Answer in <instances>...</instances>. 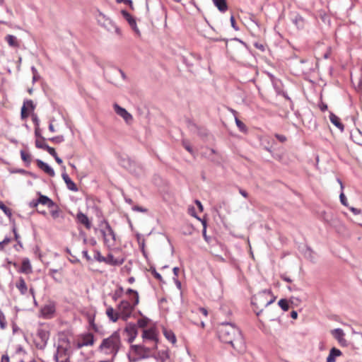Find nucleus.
I'll return each instance as SVG.
<instances>
[{
	"label": "nucleus",
	"mask_w": 362,
	"mask_h": 362,
	"mask_svg": "<svg viewBox=\"0 0 362 362\" xmlns=\"http://www.w3.org/2000/svg\"><path fill=\"white\" fill-rule=\"evenodd\" d=\"M218 337L221 341L230 344L238 351L245 348V342L240 329L230 323H223L217 328Z\"/></svg>",
	"instance_id": "nucleus-1"
},
{
	"label": "nucleus",
	"mask_w": 362,
	"mask_h": 362,
	"mask_svg": "<svg viewBox=\"0 0 362 362\" xmlns=\"http://www.w3.org/2000/svg\"><path fill=\"white\" fill-rule=\"evenodd\" d=\"M121 346L119 334L117 332H113L110 337L103 339L98 346V351L105 354L115 356Z\"/></svg>",
	"instance_id": "nucleus-2"
},
{
	"label": "nucleus",
	"mask_w": 362,
	"mask_h": 362,
	"mask_svg": "<svg viewBox=\"0 0 362 362\" xmlns=\"http://www.w3.org/2000/svg\"><path fill=\"white\" fill-rule=\"evenodd\" d=\"M126 294H134V301L130 303L128 300H122L118 305L117 309L120 318L127 321L132 315L134 308L139 303V296L136 291L128 288Z\"/></svg>",
	"instance_id": "nucleus-3"
},
{
	"label": "nucleus",
	"mask_w": 362,
	"mask_h": 362,
	"mask_svg": "<svg viewBox=\"0 0 362 362\" xmlns=\"http://www.w3.org/2000/svg\"><path fill=\"white\" fill-rule=\"evenodd\" d=\"M103 225L104 226H101L100 231L103 236L104 243L109 248L113 247L116 245V235L108 222L105 221Z\"/></svg>",
	"instance_id": "nucleus-4"
},
{
	"label": "nucleus",
	"mask_w": 362,
	"mask_h": 362,
	"mask_svg": "<svg viewBox=\"0 0 362 362\" xmlns=\"http://www.w3.org/2000/svg\"><path fill=\"white\" fill-rule=\"evenodd\" d=\"M150 349L142 345H132L130 348L129 358L132 361H137L149 356Z\"/></svg>",
	"instance_id": "nucleus-5"
},
{
	"label": "nucleus",
	"mask_w": 362,
	"mask_h": 362,
	"mask_svg": "<svg viewBox=\"0 0 362 362\" xmlns=\"http://www.w3.org/2000/svg\"><path fill=\"white\" fill-rule=\"evenodd\" d=\"M95 344V337L93 334L86 332L77 336L74 346L76 349H80L83 346H92Z\"/></svg>",
	"instance_id": "nucleus-6"
},
{
	"label": "nucleus",
	"mask_w": 362,
	"mask_h": 362,
	"mask_svg": "<svg viewBox=\"0 0 362 362\" xmlns=\"http://www.w3.org/2000/svg\"><path fill=\"white\" fill-rule=\"evenodd\" d=\"M56 311V305L54 302H49L42 307L40 313L44 318L50 319L53 317Z\"/></svg>",
	"instance_id": "nucleus-7"
},
{
	"label": "nucleus",
	"mask_w": 362,
	"mask_h": 362,
	"mask_svg": "<svg viewBox=\"0 0 362 362\" xmlns=\"http://www.w3.org/2000/svg\"><path fill=\"white\" fill-rule=\"evenodd\" d=\"M114 110L115 112L122 117L127 123H130L133 117L130 113H129L124 108L120 107L117 104L114 105Z\"/></svg>",
	"instance_id": "nucleus-8"
},
{
	"label": "nucleus",
	"mask_w": 362,
	"mask_h": 362,
	"mask_svg": "<svg viewBox=\"0 0 362 362\" xmlns=\"http://www.w3.org/2000/svg\"><path fill=\"white\" fill-rule=\"evenodd\" d=\"M125 332L129 337L128 341L132 343L137 336V327L136 325L129 323L125 327Z\"/></svg>",
	"instance_id": "nucleus-9"
},
{
	"label": "nucleus",
	"mask_w": 362,
	"mask_h": 362,
	"mask_svg": "<svg viewBox=\"0 0 362 362\" xmlns=\"http://www.w3.org/2000/svg\"><path fill=\"white\" fill-rule=\"evenodd\" d=\"M142 337L144 340L152 341L156 344L157 332L155 328H149L143 331Z\"/></svg>",
	"instance_id": "nucleus-10"
},
{
	"label": "nucleus",
	"mask_w": 362,
	"mask_h": 362,
	"mask_svg": "<svg viewBox=\"0 0 362 362\" xmlns=\"http://www.w3.org/2000/svg\"><path fill=\"white\" fill-rule=\"evenodd\" d=\"M76 220L78 223L83 225L85 228L88 230L91 228V221L89 220L88 217L82 212H78L76 215Z\"/></svg>",
	"instance_id": "nucleus-11"
},
{
	"label": "nucleus",
	"mask_w": 362,
	"mask_h": 362,
	"mask_svg": "<svg viewBox=\"0 0 362 362\" xmlns=\"http://www.w3.org/2000/svg\"><path fill=\"white\" fill-rule=\"evenodd\" d=\"M36 163L37 167L42 170H43L45 173H47L51 177H54L55 175L54 170L50 166H49L46 163L43 162L41 160H37Z\"/></svg>",
	"instance_id": "nucleus-12"
},
{
	"label": "nucleus",
	"mask_w": 362,
	"mask_h": 362,
	"mask_svg": "<svg viewBox=\"0 0 362 362\" xmlns=\"http://www.w3.org/2000/svg\"><path fill=\"white\" fill-rule=\"evenodd\" d=\"M104 262L112 266L121 265L123 264L124 259L122 258H115L112 254H109L105 257Z\"/></svg>",
	"instance_id": "nucleus-13"
},
{
	"label": "nucleus",
	"mask_w": 362,
	"mask_h": 362,
	"mask_svg": "<svg viewBox=\"0 0 362 362\" xmlns=\"http://www.w3.org/2000/svg\"><path fill=\"white\" fill-rule=\"evenodd\" d=\"M332 336L339 341L341 345H344L346 340L344 339V333L341 329H335L332 331Z\"/></svg>",
	"instance_id": "nucleus-14"
},
{
	"label": "nucleus",
	"mask_w": 362,
	"mask_h": 362,
	"mask_svg": "<svg viewBox=\"0 0 362 362\" xmlns=\"http://www.w3.org/2000/svg\"><path fill=\"white\" fill-rule=\"evenodd\" d=\"M38 194L39 198L37 199V202L39 204L47 206L48 208H52V206H54V202L48 197L42 195L40 193H38Z\"/></svg>",
	"instance_id": "nucleus-15"
},
{
	"label": "nucleus",
	"mask_w": 362,
	"mask_h": 362,
	"mask_svg": "<svg viewBox=\"0 0 362 362\" xmlns=\"http://www.w3.org/2000/svg\"><path fill=\"white\" fill-rule=\"evenodd\" d=\"M62 177L69 189H70L73 192L78 191V187H77L76 185L71 180L69 176L66 173H62Z\"/></svg>",
	"instance_id": "nucleus-16"
},
{
	"label": "nucleus",
	"mask_w": 362,
	"mask_h": 362,
	"mask_svg": "<svg viewBox=\"0 0 362 362\" xmlns=\"http://www.w3.org/2000/svg\"><path fill=\"white\" fill-rule=\"evenodd\" d=\"M330 122L337 127L341 132L344 129V125L341 122L340 118L332 112L329 114Z\"/></svg>",
	"instance_id": "nucleus-17"
},
{
	"label": "nucleus",
	"mask_w": 362,
	"mask_h": 362,
	"mask_svg": "<svg viewBox=\"0 0 362 362\" xmlns=\"http://www.w3.org/2000/svg\"><path fill=\"white\" fill-rule=\"evenodd\" d=\"M5 40L8 45L13 48H18L20 47V41L13 35H7L5 37Z\"/></svg>",
	"instance_id": "nucleus-18"
},
{
	"label": "nucleus",
	"mask_w": 362,
	"mask_h": 362,
	"mask_svg": "<svg viewBox=\"0 0 362 362\" xmlns=\"http://www.w3.org/2000/svg\"><path fill=\"white\" fill-rule=\"evenodd\" d=\"M106 315L113 322H116L120 317L118 312H116L112 307H108L106 310Z\"/></svg>",
	"instance_id": "nucleus-19"
},
{
	"label": "nucleus",
	"mask_w": 362,
	"mask_h": 362,
	"mask_svg": "<svg viewBox=\"0 0 362 362\" xmlns=\"http://www.w3.org/2000/svg\"><path fill=\"white\" fill-rule=\"evenodd\" d=\"M341 354L342 353L339 349L334 347L331 349L329 354L327 358V362H335V358L337 356H340Z\"/></svg>",
	"instance_id": "nucleus-20"
},
{
	"label": "nucleus",
	"mask_w": 362,
	"mask_h": 362,
	"mask_svg": "<svg viewBox=\"0 0 362 362\" xmlns=\"http://www.w3.org/2000/svg\"><path fill=\"white\" fill-rule=\"evenodd\" d=\"M16 286L22 295L27 293L28 287L25 280L22 277L19 278V279L17 281Z\"/></svg>",
	"instance_id": "nucleus-21"
},
{
	"label": "nucleus",
	"mask_w": 362,
	"mask_h": 362,
	"mask_svg": "<svg viewBox=\"0 0 362 362\" xmlns=\"http://www.w3.org/2000/svg\"><path fill=\"white\" fill-rule=\"evenodd\" d=\"M214 5L221 12H226L228 10L226 0H212Z\"/></svg>",
	"instance_id": "nucleus-22"
},
{
	"label": "nucleus",
	"mask_w": 362,
	"mask_h": 362,
	"mask_svg": "<svg viewBox=\"0 0 362 362\" xmlns=\"http://www.w3.org/2000/svg\"><path fill=\"white\" fill-rule=\"evenodd\" d=\"M49 213L53 219L56 220L60 217H62V212L59 209V206L54 203V206L49 208Z\"/></svg>",
	"instance_id": "nucleus-23"
},
{
	"label": "nucleus",
	"mask_w": 362,
	"mask_h": 362,
	"mask_svg": "<svg viewBox=\"0 0 362 362\" xmlns=\"http://www.w3.org/2000/svg\"><path fill=\"white\" fill-rule=\"evenodd\" d=\"M21 272L25 274L32 272L31 265L28 259H23L21 267Z\"/></svg>",
	"instance_id": "nucleus-24"
},
{
	"label": "nucleus",
	"mask_w": 362,
	"mask_h": 362,
	"mask_svg": "<svg viewBox=\"0 0 362 362\" xmlns=\"http://www.w3.org/2000/svg\"><path fill=\"white\" fill-rule=\"evenodd\" d=\"M163 334L165 337V338L173 344H175L176 343V337L173 331L165 329L163 330Z\"/></svg>",
	"instance_id": "nucleus-25"
},
{
	"label": "nucleus",
	"mask_w": 362,
	"mask_h": 362,
	"mask_svg": "<svg viewBox=\"0 0 362 362\" xmlns=\"http://www.w3.org/2000/svg\"><path fill=\"white\" fill-rule=\"evenodd\" d=\"M35 146L38 148H41L45 150L47 144L45 142V139L43 136H40V138H37L35 140Z\"/></svg>",
	"instance_id": "nucleus-26"
},
{
	"label": "nucleus",
	"mask_w": 362,
	"mask_h": 362,
	"mask_svg": "<svg viewBox=\"0 0 362 362\" xmlns=\"http://www.w3.org/2000/svg\"><path fill=\"white\" fill-rule=\"evenodd\" d=\"M122 14L132 27H136V23L134 18L128 12L123 11Z\"/></svg>",
	"instance_id": "nucleus-27"
},
{
	"label": "nucleus",
	"mask_w": 362,
	"mask_h": 362,
	"mask_svg": "<svg viewBox=\"0 0 362 362\" xmlns=\"http://www.w3.org/2000/svg\"><path fill=\"white\" fill-rule=\"evenodd\" d=\"M21 159L24 162L28 163H30V161H31V156L28 152H25L24 151H21Z\"/></svg>",
	"instance_id": "nucleus-28"
},
{
	"label": "nucleus",
	"mask_w": 362,
	"mask_h": 362,
	"mask_svg": "<svg viewBox=\"0 0 362 362\" xmlns=\"http://www.w3.org/2000/svg\"><path fill=\"white\" fill-rule=\"evenodd\" d=\"M235 123L240 131L243 132H247V129L246 125L237 117H235Z\"/></svg>",
	"instance_id": "nucleus-29"
},
{
	"label": "nucleus",
	"mask_w": 362,
	"mask_h": 362,
	"mask_svg": "<svg viewBox=\"0 0 362 362\" xmlns=\"http://www.w3.org/2000/svg\"><path fill=\"white\" fill-rule=\"evenodd\" d=\"M279 305L281 307L282 310L284 311H287L289 309L288 302L286 299H281L279 303Z\"/></svg>",
	"instance_id": "nucleus-30"
},
{
	"label": "nucleus",
	"mask_w": 362,
	"mask_h": 362,
	"mask_svg": "<svg viewBox=\"0 0 362 362\" xmlns=\"http://www.w3.org/2000/svg\"><path fill=\"white\" fill-rule=\"evenodd\" d=\"M0 209L4 212V214L10 217L12 214L11 210L7 207L1 201H0Z\"/></svg>",
	"instance_id": "nucleus-31"
},
{
	"label": "nucleus",
	"mask_w": 362,
	"mask_h": 362,
	"mask_svg": "<svg viewBox=\"0 0 362 362\" xmlns=\"http://www.w3.org/2000/svg\"><path fill=\"white\" fill-rule=\"evenodd\" d=\"M6 319L4 313L0 310V327L1 329H5L6 327Z\"/></svg>",
	"instance_id": "nucleus-32"
},
{
	"label": "nucleus",
	"mask_w": 362,
	"mask_h": 362,
	"mask_svg": "<svg viewBox=\"0 0 362 362\" xmlns=\"http://www.w3.org/2000/svg\"><path fill=\"white\" fill-rule=\"evenodd\" d=\"M30 112H31L30 110H28L25 106L23 105V107H21V118L23 119H25L26 118L28 117L29 116V113Z\"/></svg>",
	"instance_id": "nucleus-33"
},
{
	"label": "nucleus",
	"mask_w": 362,
	"mask_h": 362,
	"mask_svg": "<svg viewBox=\"0 0 362 362\" xmlns=\"http://www.w3.org/2000/svg\"><path fill=\"white\" fill-rule=\"evenodd\" d=\"M23 105L26 107L28 110L33 111L35 105L31 100H27L23 103Z\"/></svg>",
	"instance_id": "nucleus-34"
},
{
	"label": "nucleus",
	"mask_w": 362,
	"mask_h": 362,
	"mask_svg": "<svg viewBox=\"0 0 362 362\" xmlns=\"http://www.w3.org/2000/svg\"><path fill=\"white\" fill-rule=\"evenodd\" d=\"M148 322V320L146 317H143L138 320L137 324L139 327L144 328L147 326Z\"/></svg>",
	"instance_id": "nucleus-35"
},
{
	"label": "nucleus",
	"mask_w": 362,
	"mask_h": 362,
	"mask_svg": "<svg viewBox=\"0 0 362 362\" xmlns=\"http://www.w3.org/2000/svg\"><path fill=\"white\" fill-rule=\"evenodd\" d=\"M11 242V239L10 238H5L2 241L0 242V250H4L5 245H7Z\"/></svg>",
	"instance_id": "nucleus-36"
},
{
	"label": "nucleus",
	"mask_w": 362,
	"mask_h": 362,
	"mask_svg": "<svg viewBox=\"0 0 362 362\" xmlns=\"http://www.w3.org/2000/svg\"><path fill=\"white\" fill-rule=\"evenodd\" d=\"M202 223H203V226H204V228H203V230H202V235H203V237H204V240L207 243H209V237L206 235V221H203Z\"/></svg>",
	"instance_id": "nucleus-37"
},
{
	"label": "nucleus",
	"mask_w": 362,
	"mask_h": 362,
	"mask_svg": "<svg viewBox=\"0 0 362 362\" xmlns=\"http://www.w3.org/2000/svg\"><path fill=\"white\" fill-rule=\"evenodd\" d=\"M95 259L100 262H104L105 257H103L101 255L100 252L99 251H96L95 252L94 255Z\"/></svg>",
	"instance_id": "nucleus-38"
},
{
	"label": "nucleus",
	"mask_w": 362,
	"mask_h": 362,
	"mask_svg": "<svg viewBox=\"0 0 362 362\" xmlns=\"http://www.w3.org/2000/svg\"><path fill=\"white\" fill-rule=\"evenodd\" d=\"M49 141H52L53 143L59 144L64 141L63 136H57L55 137H52L49 139Z\"/></svg>",
	"instance_id": "nucleus-39"
},
{
	"label": "nucleus",
	"mask_w": 362,
	"mask_h": 362,
	"mask_svg": "<svg viewBox=\"0 0 362 362\" xmlns=\"http://www.w3.org/2000/svg\"><path fill=\"white\" fill-rule=\"evenodd\" d=\"M151 272L157 280L160 281H163L161 275L159 273H158L155 269H151Z\"/></svg>",
	"instance_id": "nucleus-40"
},
{
	"label": "nucleus",
	"mask_w": 362,
	"mask_h": 362,
	"mask_svg": "<svg viewBox=\"0 0 362 362\" xmlns=\"http://www.w3.org/2000/svg\"><path fill=\"white\" fill-rule=\"evenodd\" d=\"M45 151H47L50 155H52L53 157L57 155V153L54 148L50 147L47 145L46 148H45Z\"/></svg>",
	"instance_id": "nucleus-41"
},
{
	"label": "nucleus",
	"mask_w": 362,
	"mask_h": 362,
	"mask_svg": "<svg viewBox=\"0 0 362 362\" xmlns=\"http://www.w3.org/2000/svg\"><path fill=\"white\" fill-rule=\"evenodd\" d=\"M89 323H90V325L92 328V329L95 332H98V326L95 324L94 322V320L93 318H90L89 319Z\"/></svg>",
	"instance_id": "nucleus-42"
},
{
	"label": "nucleus",
	"mask_w": 362,
	"mask_h": 362,
	"mask_svg": "<svg viewBox=\"0 0 362 362\" xmlns=\"http://www.w3.org/2000/svg\"><path fill=\"white\" fill-rule=\"evenodd\" d=\"M339 198L341 204L344 206H347V200L343 192L340 194Z\"/></svg>",
	"instance_id": "nucleus-43"
},
{
	"label": "nucleus",
	"mask_w": 362,
	"mask_h": 362,
	"mask_svg": "<svg viewBox=\"0 0 362 362\" xmlns=\"http://www.w3.org/2000/svg\"><path fill=\"white\" fill-rule=\"evenodd\" d=\"M133 210L136 211H139V212H143V213L147 212V209H146L143 208L141 206H134L133 207Z\"/></svg>",
	"instance_id": "nucleus-44"
},
{
	"label": "nucleus",
	"mask_w": 362,
	"mask_h": 362,
	"mask_svg": "<svg viewBox=\"0 0 362 362\" xmlns=\"http://www.w3.org/2000/svg\"><path fill=\"white\" fill-rule=\"evenodd\" d=\"M183 146L185 147V148L188 152H189V153H192V152H193L192 148V147L190 146V145H189L188 143H187V142L184 141V142H183Z\"/></svg>",
	"instance_id": "nucleus-45"
},
{
	"label": "nucleus",
	"mask_w": 362,
	"mask_h": 362,
	"mask_svg": "<svg viewBox=\"0 0 362 362\" xmlns=\"http://www.w3.org/2000/svg\"><path fill=\"white\" fill-rule=\"evenodd\" d=\"M198 311L202 314L204 317H207L208 316V311L206 308H198Z\"/></svg>",
	"instance_id": "nucleus-46"
},
{
	"label": "nucleus",
	"mask_w": 362,
	"mask_h": 362,
	"mask_svg": "<svg viewBox=\"0 0 362 362\" xmlns=\"http://www.w3.org/2000/svg\"><path fill=\"white\" fill-rule=\"evenodd\" d=\"M275 136L279 141L282 143L286 141V137L284 135L276 134Z\"/></svg>",
	"instance_id": "nucleus-47"
},
{
	"label": "nucleus",
	"mask_w": 362,
	"mask_h": 362,
	"mask_svg": "<svg viewBox=\"0 0 362 362\" xmlns=\"http://www.w3.org/2000/svg\"><path fill=\"white\" fill-rule=\"evenodd\" d=\"M82 253H83V257L86 258V259L88 262H90L92 260V259H91L90 256L88 255L87 250H83Z\"/></svg>",
	"instance_id": "nucleus-48"
},
{
	"label": "nucleus",
	"mask_w": 362,
	"mask_h": 362,
	"mask_svg": "<svg viewBox=\"0 0 362 362\" xmlns=\"http://www.w3.org/2000/svg\"><path fill=\"white\" fill-rule=\"evenodd\" d=\"M230 21L232 27L234 29L238 30V28H236V23H235V18L233 16L230 17Z\"/></svg>",
	"instance_id": "nucleus-49"
},
{
	"label": "nucleus",
	"mask_w": 362,
	"mask_h": 362,
	"mask_svg": "<svg viewBox=\"0 0 362 362\" xmlns=\"http://www.w3.org/2000/svg\"><path fill=\"white\" fill-rule=\"evenodd\" d=\"M35 134L37 138H40V136H42L41 135V132H40V129L39 127H36L35 131Z\"/></svg>",
	"instance_id": "nucleus-50"
},
{
	"label": "nucleus",
	"mask_w": 362,
	"mask_h": 362,
	"mask_svg": "<svg viewBox=\"0 0 362 362\" xmlns=\"http://www.w3.org/2000/svg\"><path fill=\"white\" fill-rule=\"evenodd\" d=\"M38 204H39V203L37 202V200H33L30 203V206L32 207V208H36L38 206Z\"/></svg>",
	"instance_id": "nucleus-51"
},
{
	"label": "nucleus",
	"mask_w": 362,
	"mask_h": 362,
	"mask_svg": "<svg viewBox=\"0 0 362 362\" xmlns=\"http://www.w3.org/2000/svg\"><path fill=\"white\" fill-rule=\"evenodd\" d=\"M281 279H283L284 281H285L288 283L292 282V280L289 277L286 276V275H281Z\"/></svg>",
	"instance_id": "nucleus-52"
},
{
	"label": "nucleus",
	"mask_w": 362,
	"mask_h": 362,
	"mask_svg": "<svg viewBox=\"0 0 362 362\" xmlns=\"http://www.w3.org/2000/svg\"><path fill=\"white\" fill-rule=\"evenodd\" d=\"M33 121L36 127L39 126V120L36 115H33Z\"/></svg>",
	"instance_id": "nucleus-53"
},
{
	"label": "nucleus",
	"mask_w": 362,
	"mask_h": 362,
	"mask_svg": "<svg viewBox=\"0 0 362 362\" xmlns=\"http://www.w3.org/2000/svg\"><path fill=\"white\" fill-rule=\"evenodd\" d=\"M239 192L240 194L243 196L244 197L247 198L248 197V194L246 191L242 189H239Z\"/></svg>",
	"instance_id": "nucleus-54"
},
{
	"label": "nucleus",
	"mask_w": 362,
	"mask_h": 362,
	"mask_svg": "<svg viewBox=\"0 0 362 362\" xmlns=\"http://www.w3.org/2000/svg\"><path fill=\"white\" fill-rule=\"evenodd\" d=\"M195 204L197 205L199 211H203V206H202V203L199 200H196L195 201Z\"/></svg>",
	"instance_id": "nucleus-55"
},
{
	"label": "nucleus",
	"mask_w": 362,
	"mask_h": 362,
	"mask_svg": "<svg viewBox=\"0 0 362 362\" xmlns=\"http://www.w3.org/2000/svg\"><path fill=\"white\" fill-rule=\"evenodd\" d=\"M266 294H271V291H264L262 293H260L259 295V298H262Z\"/></svg>",
	"instance_id": "nucleus-56"
},
{
	"label": "nucleus",
	"mask_w": 362,
	"mask_h": 362,
	"mask_svg": "<svg viewBox=\"0 0 362 362\" xmlns=\"http://www.w3.org/2000/svg\"><path fill=\"white\" fill-rule=\"evenodd\" d=\"M54 158L56 162L58 164H62V160L60 158L58 157L57 154L55 156H54Z\"/></svg>",
	"instance_id": "nucleus-57"
},
{
	"label": "nucleus",
	"mask_w": 362,
	"mask_h": 362,
	"mask_svg": "<svg viewBox=\"0 0 362 362\" xmlns=\"http://www.w3.org/2000/svg\"><path fill=\"white\" fill-rule=\"evenodd\" d=\"M291 317H292V318H293V319H296V318H297V317H298V313H297V312H296V311H294V310H293V311H292V312L291 313Z\"/></svg>",
	"instance_id": "nucleus-58"
},
{
	"label": "nucleus",
	"mask_w": 362,
	"mask_h": 362,
	"mask_svg": "<svg viewBox=\"0 0 362 362\" xmlns=\"http://www.w3.org/2000/svg\"><path fill=\"white\" fill-rule=\"evenodd\" d=\"M320 110H321L322 111H323V112H324V111H325L326 110H327V105L326 104H324V103H322V104L320 106Z\"/></svg>",
	"instance_id": "nucleus-59"
},
{
	"label": "nucleus",
	"mask_w": 362,
	"mask_h": 362,
	"mask_svg": "<svg viewBox=\"0 0 362 362\" xmlns=\"http://www.w3.org/2000/svg\"><path fill=\"white\" fill-rule=\"evenodd\" d=\"M189 213L192 216H193L196 217V215L194 214V209L193 207H192V208H189Z\"/></svg>",
	"instance_id": "nucleus-60"
},
{
	"label": "nucleus",
	"mask_w": 362,
	"mask_h": 362,
	"mask_svg": "<svg viewBox=\"0 0 362 362\" xmlns=\"http://www.w3.org/2000/svg\"><path fill=\"white\" fill-rule=\"evenodd\" d=\"M4 360H5L6 362H9V358H8V356L4 355V356L1 357V362H3Z\"/></svg>",
	"instance_id": "nucleus-61"
},
{
	"label": "nucleus",
	"mask_w": 362,
	"mask_h": 362,
	"mask_svg": "<svg viewBox=\"0 0 362 362\" xmlns=\"http://www.w3.org/2000/svg\"><path fill=\"white\" fill-rule=\"evenodd\" d=\"M127 281H128V283H129V284H133V283L135 281V279H134V277L131 276V277H129V278L127 279Z\"/></svg>",
	"instance_id": "nucleus-62"
},
{
	"label": "nucleus",
	"mask_w": 362,
	"mask_h": 362,
	"mask_svg": "<svg viewBox=\"0 0 362 362\" xmlns=\"http://www.w3.org/2000/svg\"><path fill=\"white\" fill-rule=\"evenodd\" d=\"M49 129L50 132H55V129H54V127L52 124H49Z\"/></svg>",
	"instance_id": "nucleus-63"
},
{
	"label": "nucleus",
	"mask_w": 362,
	"mask_h": 362,
	"mask_svg": "<svg viewBox=\"0 0 362 362\" xmlns=\"http://www.w3.org/2000/svg\"><path fill=\"white\" fill-rule=\"evenodd\" d=\"M179 271H180V269H179V268H178V267H175V268L173 269V273H174V274H175V276H177V275H178V273H179Z\"/></svg>",
	"instance_id": "nucleus-64"
}]
</instances>
